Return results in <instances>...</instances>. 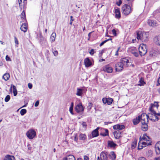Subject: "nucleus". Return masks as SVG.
I'll return each mask as SVG.
<instances>
[{
  "mask_svg": "<svg viewBox=\"0 0 160 160\" xmlns=\"http://www.w3.org/2000/svg\"><path fill=\"white\" fill-rule=\"evenodd\" d=\"M92 103L91 102H89L88 103V110H91L92 107Z\"/></svg>",
  "mask_w": 160,
  "mask_h": 160,
  "instance_id": "44",
  "label": "nucleus"
},
{
  "mask_svg": "<svg viewBox=\"0 0 160 160\" xmlns=\"http://www.w3.org/2000/svg\"><path fill=\"white\" fill-rule=\"evenodd\" d=\"M112 32L113 35H116V31L115 29H113V30H112Z\"/></svg>",
  "mask_w": 160,
  "mask_h": 160,
  "instance_id": "61",
  "label": "nucleus"
},
{
  "mask_svg": "<svg viewBox=\"0 0 160 160\" xmlns=\"http://www.w3.org/2000/svg\"><path fill=\"white\" fill-rule=\"evenodd\" d=\"M155 149L157 154H160V142H158L156 144Z\"/></svg>",
  "mask_w": 160,
  "mask_h": 160,
  "instance_id": "16",
  "label": "nucleus"
},
{
  "mask_svg": "<svg viewBox=\"0 0 160 160\" xmlns=\"http://www.w3.org/2000/svg\"><path fill=\"white\" fill-rule=\"evenodd\" d=\"M27 137L30 139H33L36 135V132L32 129L29 130L26 133Z\"/></svg>",
  "mask_w": 160,
  "mask_h": 160,
  "instance_id": "5",
  "label": "nucleus"
},
{
  "mask_svg": "<svg viewBox=\"0 0 160 160\" xmlns=\"http://www.w3.org/2000/svg\"><path fill=\"white\" fill-rule=\"evenodd\" d=\"M133 55L136 57H138V54L137 51L135 52H133Z\"/></svg>",
  "mask_w": 160,
  "mask_h": 160,
  "instance_id": "56",
  "label": "nucleus"
},
{
  "mask_svg": "<svg viewBox=\"0 0 160 160\" xmlns=\"http://www.w3.org/2000/svg\"><path fill=\"white\" fill-rule=\"evenodd\" d=\"M84 89L82 88H77L76 94L78 96H81L83 93Z\"/></svg>",
  "mask_w": 160,
  "mask_h": 160,
  "instance_id": "18",
  "label": "nucleus"
},
{
  "mask_svg": "<svg viewBox=\"0 0 160 160\" xmlns=\"http://www.w3.org/2000/svg\"><path fill=\"white\" fill-rule=\"evenodd\" d=\"M94 49H92L89 52V53L92 55H93L94 53Z\"/></svg>",
  "mask_w": 160,
  "mask_h": 160,
  "instance_id": "49",
  "label": "nucleus"
},
{
  "mask_svg": "<svg viewBox=\"0 0 160 160\" xmlns=\"http://www.w3.org/2000/svg\"><path fill=\"white\" fill-rule=\"evenodd\" d=\"M109 155L112 160H114L116 158V155L113 151L111 152Z\"/></svg>",
  "mask_w": 160,
  "mask_h": 160,
  "instance_id": "27",
  "label": "nucleus"
},
{
  "mask_svg": "<svg viewBox=\"0 0 160 160\" xmlns=\"http://www.w3.org/2000/svg\"><path fill=\"white\" fill-rule=\"evenodd\" d=\"M74 140L76 142H77L78 141V137L77 135H76L74 137Z\"/></svg>",
  "mask_w": 160,
  "mask_h": 160,
  "instance_id": "55",
  "label": "nucleus"
},
{
  "mask_svg": "<svg viewBox=\"0 0 160 160\" xmlns=\"http://www.w3.org/2000/svg\"><path fill=\"white\" fill-rule=\"evenodd\" d=\"M4 159L15 160V158L13 156H11L9 155H7L5 157Z\"/></svg>",
  "mask_w": 160,
  "mask_h": 160,
  "instance_id": "28",
  "label": "nucleus"
},
{
  "mask_svg": "<svg viewBox=\"0 0 160 160\" xmlns=\"http://www.w3.org/2000/svg\"><path fill=\"white\" fill-rule=\"evenodd\" d=\"M129 60L127 58H122L120 62H118L115 65L116 70L120 72L122 70L123 67H127L129 66Z\"/></svg>",
  "mask_w": 160,
  "mask_h": 160,
  "instance_id": "1",
  "label": "nucleus"
},
{
  "mask_svg": "<svg viewBox=\"0 0 160 160\" xmlns=\"http://www.w3.org/2000/svg\"><path fill=\"white\" fill-rule=\"evenodd\" d=\"M116 14L115 17L117 18H119L121 17V14L119 10L118 9H116L115 11Z\"/></svg>",
  "mask_w": 160,
  "mask_h": 160,
  "instance_id": "29",
  "label": "nucleus"
},
{
  "mask_svg": "<svg viewBox=\"0 0 160 160\" xmlns=\"http://www.w3.org/2000/svg\"><path fill=\"white\" fill-rule=\"evenodd\" d=\"M10 77L9 74L8 73H5L3 76V78L5 80L7 81L8 80Z\"/></svg>",
  "mask_w": 160,
  "mask_h": 160,
  "instance_id": "35",
  "label": "nucleus"
},
{
  "mask_svg": "<svg viewBox=\"0 0 160 160\" xmlns=\"http://www.w3.org/2000/svg\"><path fill=\"white\" fill-rule=\"evenodd\" d=\"M12 88H13L14 96H15L17 95V90L16 89V87L14 85H11L10 90H12Z\"/></svg>",
  "mask_w": 160,
  "mask_h": 160,
  "instance_id": "34",
  "label": "nucleus"
},
{
  "mask_svg": "<svg viewBox=\"0 0 160 160\" xmlns=\"http://www.w3.org/2000/svg\"><path fill=\"white\" fill-rule=\"evenodd\" d=\"M15 42L16 44H18V40L16 37H14Z\"/></svg>",
  "mask_w": 160,
  "mask_h": 160,
  "instance_id": "52",
  "label": "nucleus"
},
{
  "mask_svg": "<svg viewBox=\"0 0 160 160\" xmlns=\"http://www.w3.org/2000/svg\"><path fill=\"white\" fill-rule=\"evenodd\" d=\"M102 132L105 131V132H101L100 133V135L102 136H106L108 135V130L107 129H102Z\"/></svg>",
  "mask_w": 160,
  "mask_h": 160,
  "instance_id": "20",
  "label": "nucleus"
},
{
  "mask_svg": "<svg viewBox=\"0 0 160 160\" xmlns=\"http://www.w3.org/2000/svg\"><path fill=\"white\" fill-rule=\"evenodd\" d=\"M155 56V54L153 52V51H152L150 52V56L151 57H152Z\"/></svg>",
  "mask_w": 160,
  "mask_h": 160,
  "instance_id": "47",
  "label": "nucleus"
},
{
  "mask_svg": "<svg viewBox=\"0 0 160 160\" xmlns=\"http://www.w3.org/2000/svg\"><path fill=\"white\" fill-rule=\"evenodd\" d=\"M139 83L138 84V86H143L145 84V82H144L143 78H141L139 81Z\"/></svg>",
  "mask_w": 160,
  "mask_h": 160,
  "instance_id": "33",
  "label": "nucleus"
},
{
  "mask_svg": "<svg viewBox=\"0 0 160 160\" xmlns=\"http://www.w3.org/2000/svg\"><path fill=\"white\" fill-rule=\"evenodd\" d=\"M75 109L77 112L79 113L83 111L84 108L82 104L79 103L76 106Z\"/></svg>",
  "mask_w": 160,
  "mask_h": 160,
  "instance_id": "9",
  "label": "nucleus"
},
{
  "mask_svg": "<svg viewBox=\"0 0 160 160\" xmlns=\"http://www.w3.org/2000/svg\"><path fill=\"white\" fill-rule=\"evenodd\" d=\"M147 117L149 120L152 121H156L158 120V118L155 114L149 113Z\"/></svg>",
  "mask_w": 160,
  "mask_h": 160,
  "instance_id": "7",
  "label": "nucleus"
},
{
  "mask_svg": "<svg viewBox=\"0 0 160 160\" xmlns=\"http://www.w3.org/2000/svg\"><path fill=\"white\" fill-rule=\"evenodd\" d=\"M39 104V101H37L36 102H35V105H34L35 107H37L38 105Z\"/></svg>",
  "mask_w": 160,
  "mask_h": 160,
  "instance_id": "58",
  "label": "nucleus"
},
{
  "mask_svg": "<svg viewBox=\"0 0 160 160\" xmlns=\"http://www.w3.org/2000/svg\"><path fill=\"white\" fill-rule=\"evenodd\" d=\"M79 139L81 140H85L86 138V135L84 134L80 133L79 136Z\"/></svg>",
  "mask_w": 160,
  "mask_h": 160,
  "instance_id": "30",
  "label": "nucleus"
},
{
  "mask_svg": "<svg viewBox=\"0 0 160 160\" xmlns=\"http://www.w3.org/2000/svg\"><path fill=\"white\" fill-rule=\"evenodd\" d=\"M153 107H152V106H151L150 107L149 109V110L151 112V113H150L156 114V112L153 109Z\"/></svg>",
  "mask_w": 160,
  "mask_h": 160,
  "instance_id": "37",
  "label": "nucleus"
},
{
  "mask_svg": "<svg viewBox=\"0 0 160 160\" xmlns=\"http://www.w3.org/2000/svg\"><path fill=\"white\" fill-rule=\"evenodd\" d=\"M84 63L86 67H88L92 65V62L88 58H86L84 60Z\"/></svg>",
  "mask_w": 160,
  "mask_h": 160,
  "instance_id": "13",
  "label": "nucleus"
},
{
  "mask_svg": "<svg viewBox=\"0 0 160 160\" xmlns=\"http://www.w3.org/2000/svg\"><path fill=\"white\" fill-rule=\"evenodd\" d=\"M148 122L143 123H142V130L144 131H146L148 129V126L147 125Z\"/></svg>",
  "mask_w": 160,
  "mask_h": 160,
  "instance_id": "25",
  "label": "nucleus"
},
{
  "mask_svg": "<svg viewBox=\"0 0 160 160\" xmlns=\"http://www.w3.org/2000/svg\"><path fill=\"white\" fill-rule=\"evenodd\" d=\"M154 160H160V156L155 158Z\"/></svg>",
  "mask_w": 160,
  "mask_h": 160,
  "instance_id": "63",
  "label": "nucleus"
},
{
  "mask_svg": "<svg viewBox=\"0 0 160 160\" xmlns=\"http://www.w3.org/2000/svg\"><path fill=\"white\" fill-rule=\"evenodd\" d=\"M108 152L106 151H102L100 154V158L102 160H107L108 159Z\"/></svg>",
  "mask_w": 160,
  "mask_h": 160,
  "instance_id": "8",
  "label": "nucleus"
},
{
  "mask_svg": "<svg viewBox=\"0 0 160 160\" xmlns=\"http://www.w3.org/2000/svg\"><path fill=\"white\" fill-rule=\"evenodd\" d=\"M99 128L98 127L96 129L93 130L92 132V136L93 138L98 137L99 135L98 130Z\"/></svg>",
  "mask_w": 160,
  "mask_h": 160,
  "instance_id": "15",
  "label": "nucleus"
},
{
  "mask_svg": "<svg viewBox=\"0 0 160 160\" xmlns=\"http://www.w3.org/2000/svg\"><path fill=\"white\" fill-rule=\"evenodd\" d=\"M148 24L150 26H155L156 24V22L154 21L153 20H149L148 22Z\"/></svg>",
  "mask_w": 160,
  "mask_h": 160,
  "instance_id": "32",
  "label": "nucleus"
},
{
  "mask_svg": "<svg viewBox=\"0 0 160 160\" xmlns=\"http://www.w3.org/2000/svg\"><path fill=\"white\" fill-rule=\"evenodd\" d=\"M52 51L55 56H57L58 55V52L57 51H54L53 48H52Z\"/></svg>",
  "mask_w": 160,
  "mask_h": 160,
  "instance_id": "42",
  "label": "nucleus"
},
{
  "mask_svg": "<svg viewBox=\"0 0 160 160\" xmlns=\"http://www.w3.org/2000/svg\"><path fill=\"white\" fill-rule=\"evenodd\" d=\"M27 112V110L25 109H22L20 112V113L21 115L23 116Z\"/></svg>",
  "mask_w": 160,
  "mask_h": 160,
  "instance_id": "38",
  "label": "nucleus"
},
{
  "mask_svg": "<svg viewBox=\"0 0 160 160\" xmlns=\"http://www.w3.org/2000/svg\"><path fill=\"white\" fill-rule=\"evenodd\" d=\"M103 70L108 73H111L113 71V68L112 67H110L109 65H107L103 67Z\"/></svg>",
  "mask_w": 160,
  "mask_h": 160,
  "instance_id": "10",
  "label": "nucleus"
},
{
  "mask_svg": "<svg viewBox=\"0 0 160 160\" xmlns=\"http://www.w3.org/2000/svg\"><path fill=\"white\" fill-rule=\"evenodd\" d=\"M106 40H105L104 41H103V42H102L100 44V45H99V46L100 47H101L102 46V45H103L105 43H106Z\"/></svg>",
  "mask_w": 160,
  "mask_h": 160,
  "instance_id": "59",
  "label": "nucleus"
},
{
  "mask_svg": "<svg viewBox=\"0 0 160 160\" xmlns=\"http://www.w3.org/2000/svg\"><path fill=\"white\" fill-rule=\"evenodd\" d=\"M63 160H76V159L73 155H69L64 158Z\"/></svg>",
  "mask_w": 160,
  "mask_h": 160,
  "instance_id": "19",
  "label": "nucleus"
},
{
  "mask_svg": "<svg viewBox=\"0 0 160 160\" xmlns=\"http://www.w3.org/2000/svg\"><path fill=\"white\" fill-rule=\"evenodd\" d=\"M158 84L160 85V77H159V78L158 79Z\"/></svg>",
  "mask_w": 160,
  "mask_h": 160,
  "instance_id": "64",
  "label": "nucleus"
},
{
  "mask_svg": "<svg viewBox=\"0 0 160 160\" xmlns=\"http://www.w3.org/2000/svg\"><path fill=\"white\" fill-rule=\"evenodd\" d=\"M121 133L119 131H116L114 132V135L115 138L119 139L121 137Z\"/></svg>",
  "mask_w": 160,
  "mask_h": 160,
  "instance_id": "26",
  "label": "nucleus"
},
{
  "mask_svg": "<svg viewBox=\"0 0 160 160\" xmlns=\"http://www.w3.org/2000/svg\"><path fill=\"white\" fill-rule=\"evenodd\" d=\"M148 157H151L152 154V152L151 150H148L146 153Z\"/></svg>",
  "mask_w": 160,
  "mask_h": 160,
  "instance_id": "43",
  "label": "nucleus"
},
{
  "mask_svg": "<svg viewBox=\"0 0 160 160\" xmlns=\"http://www.w3.org/2000/svg\"><path fill=\"white\" fill-rule=\"evenodd\" d=\"M56 34L55 32H53L51 34L50 37V40L51 42H53L55 39Z\"/></svg>",
  "mask_w": 160,
  "mask_h": 160,
  "instance_id": "31",
  "label": "nucleus"
},
{
  "mask_svg": "<svg viewBox=\"0 0 160 160\" xmlns=\"http://www.w3.org/2000/svg\"><path fill=\"white\" fill-rule=\"evenodd\" d=\"M73 108H72V107H70L69 110V111H70V112L71 113L72 115L73 114Z\"/></svg>",
  "mask_w": 160,
  "mask_h": 160,
  "instance_id": "53",
  "label": "nucleus"
},
{
  "mask_svg": "<svg viewBox=\"0 0 160 160\" xmlns=\"http://www.w3.org/2000/svg\"><path fill=\"white\" fill-rule=\"evenodd\" d=\"M140 144H141L139 142V143H138V149H142L143 147H144L143 145H140Z\"/></svg>",
  "mask_w": 160,
  "mask_h": 160,
  "instance_id": "48",
  "label": "nucleus"
},
{
  "mask_svg": "<svg viewBox=\"0 0 160 160\" xmlns=\"http://www.w3.org/2000/svg\"><path fill=\"white\" fill-rule=\"evenodd\" d=\"M28 27L26 23H23L22 25L20 27V29L23 32H26L27 30Z\"/></svg>",
  "mask_w": 160,
  "mask_h": 160,
  "instance_id": "21",
  "label": "nucleus"
},
{
  "mask_svg": "<svg viewBox=\"0 0 160 160\" xmlns=\"http://www.w3.org/2000/svg\"><path fill=\"white\" fill-rule=\"evenodd\" d=\"M103 102L104 104H107L108 105H110L112 104L113 99L111 98H103L102 99Z\"/></svg>",
  "mask_w": 160,
  "mask_h": 160,
  "instance_id": "11",
  "label": "nucleus"
},
{
  "mask_svg": "<svg viewBox=\"0 0 160 160\" xmlns=\"http://www.w3.org/2000/svg\"><path fill=\"white\" fill-rule=\"evenodd\" d=\"M125 128V126L123 125L117 124L113 126V128L115 130H121Z\"/></svg>",
  "mask_w": 160,
  "mask_h": 160,
  "instance_id": "14",
  "label": "nucleus"
},
{
  "mask_svg": "<svg viewBox=\"0 0 160 160\" xmlns=\"http://www.w3.org/2000/svg\"><path fill=\"white\" fill-rule=\"evenodd\" d=\"M108 147L114 148L117 145L112 140H108Z\"/></svg>",
  "mask_w": 160,
  "mask_h": 160,
  "instance_id": "12",
  "label": "nucleus"
},
{
  "mask_svg": "<svg viewBox=\"0 0 160 160\" xmlns=\"http://www.w3.org/2000/svg\"><path fill=\"white\" fill-rule=\"evenodd\" d=\"M130 51L131 53L133 54V52H135L137 50L134 48H132L130 49Z\"/></svg>",
  "mask_w": 160,
  "mask_h": 160,
  "instance_id": "40",
  "label": "nucleus"
},
{
  "mask_svg": "<svg viewBox=\"0 0 160 160\" xmlns=\"http://www.w3.org/2000/svg\"><path fill=\"white\" fill-rule=\"evenodd\" d=\"M10 99V96L9 95H7L5 98V101L6 102H7L9 101Z\"/></svg>",
  "mask_w": 160,
  "mask_h": 160,
  "instance_id": "39",
  "label": "nucleus"
},
{
  "mask_svg": "<svg viewBox=\"0 0 160 160\" xmlns=\"http://www.w3.org/2000/svg\"><path fill=\"white\" fill-rule=\"evenodd\" d=\"M132 11V8L130 5L128 4L123 5L122 8V13L125 15H129Z\"/></svg>",
  "mask_w": 160,
  "mask_h": 160,
  "instance_id": "3",
  "label": "nucleus"
},
{
  "mask_svg": "<svg viewBox=\"0 0 160 160\" xmlns=\"http://www.w3.org/2000/svg\"><path fill=\"white\" fill-rule=\"evenodd\" d=\"M28 87L30 89H31L32 88V84L31 83H29L28 84Z\"/></svg>",
  "mask_w": 160,
  "mask_h": 160,
  "instance_id": "57",
  "label": "nucleus"
},
{
  "mask_svg": "<svg viewBox=\"0 0 160 160\" xmlns=\"http://www.w3.org/2000/svg\"><path fill=\"white\" fill-rule=\"evenodd\" d=\"M137 141L135 140L132 142L131 145V148L132 149H134L135 148L137 145Z\"/></svg>",
  "mask_w": 160,
  "mask_h": 160,
  "instance_id": "36",
  "label": "nucleus"
},
{
  "mask_svg": "<svg viewBox=\"0 0 160 160\" xmlns=\"http://www.w3.org/2000/svg\"><path fill=\"white\" fill-rule=\"evenodd\" d=\"M146 142V141H142L140 139V141H139V142L141 144L143 145L144 147H146V146H148V145H151L150 142Z\"/></svg>",
  "mask_w": 160,
  "mask_h": 160,
  "instance_id": "23",
  "label": "nucleus"
},
{
  "mask_svg": "<svg viewBox=\"0 0 160 160\" xmlns=\"http://www.w3.org/2000/svg\"><path fill=\"white\" fill-rule=\"evenodd\" d=\"M146 47V45L144 44L141 45L139 46L138 49L139 54L141 56H144L147 53V50Z\"/></svg>",
  "mask_w": 160,
  "mask_h": 160,
  "instance_id": "4",
  "label": "nucleus"
},
{
  "mask_svg": "<svg viewBox=\"0 0 160 160\" xmlns=\"http://www.w3.org/2000/svg\"><path fill=\"white\" fill-rule=\"evenodd\" d=\"M73 17L72 16H70V24L71 25L72 24V22L73 21L74 19L72 18Z\"/></svg>",
  "mask_w": 160,
  "mask_h": 160,
  "instance_id": "51",
  "label": "nucleus"
},
{
  "mask_svg": "<svg viewBox=\"0 0 160 160\" xmlns=\"http://www.w3.org/2000/svg\"><path fill=\"white\" fill-rule=\"evenodd\" d=\"M122 1L121 0H119V1L117 2V5L118 6H120L122 4Z\"/></svg>",
  "mask_w": 160,
  "mask_h": 160,
  "instance_id": "50",
  "label": "nucleus"
},
{
  "mask_svg": "<svg viewBox=\"0 0 160 160\" xmlns=\"http://www.w3.org/2000/svg\"><path fill=\"white\" fill-rule=\"evenodd\" d=\"M140 121L139 117L138 116L133 119L132 122L133 124L134 125H136L139 123Z\"/></svg>",
  "mask_w": 160,
  "mask_h": 160,
  "instance_id": "24",
  "label": "nucleus"
},
{
  "mask_svg": "<svg viewBox=\"0 0 160 160\" xmlns=\"http://www.w3.org/2000/svg\"><path fill=\"white\" fill-rule=\"evenodd\" d=\"M138 160H147L145 158L143 157H140L138 158Z\"/></svg>",
  "mask_w": 160,
  "mask_h": 160,
  "instance_id": "60",
  "label": "nucleus"
},
{
  "mask_svg": "<svg viewBox=\"0 0 160 160\" xmlns=\"http://www.w3.org/2000/svg\"><path fill=\"white\" fill-rule=\"evenodd\" d=\"M148 116V114L147 115L145 113H142L141 115L138 116L141 123L148 122L149 118L147 117Z\"/></svg>",
  "mask_w": 160,
  "mask_h": 160,
  "instance_id": "6",
  "label": "nucleus"
},
{
  "mask_svg": "<svg viewBox=\"0 0 160 160\" xmlns=\"http://www.w3.org/2000/svg\"><path fill=\"white\" fill-rule=\"evenodd\" d=\"M150 138L147 136L146 135H143L142 138H141V137L140 138V139L142 140L150 142Z\"/></svg>",
  "mask_w": 160,
  "mask_h": 160,
  "instance_id": "22",
  "label": "nucleus"
},
{
  "mask_svg": "<svg viewBox=\"0 0 160 160\" xmlns=\"http://www.w3.org/2000/svg\"><path fill=\"white\" fill-rule=\"evenodd\" d=\"M25 16V12H24V11H23L22 12V13L21 15V18L23 19L24 18Z\"/></svg>",
  "mask_w": 160,
  "mask_h": 160,
  "instance_id": "45",
  "label": "nucleus"
},
{
  "mask_svg": "<svg viewBox=\"0 0 160 160\" xmlns=\"http://www.w3.org/2000/svg\"><path fill=\"white\" fill-rule=\"evenodd\" d=\"M154 41L156 44L160 46V35L155 37Z\"/></svg>",
  "mask_w": 160,
  "mask_h": 160,
  "instance_id": "17",
  "label": "nucleus"
},
{
  "mask_svg": "<svg viewBox=\"0 0 160 160\" xmlns=\"http://www.w3.org/2000/svg\"><path fill=\"white\" fill-rule=\"evenodd\" d=\"M151 106H152V107L153 108L154 107H156V108H157L158 106V103L157 102H154V103L153 104H151Z\"/></svg>",
  "mask_w": 160,
  "mask_h": 160,
  "instance_id": "41",
  "label": "nucleus"
},
{
  "mask_svg": "<svg viewBox=\"0 0 160 160\" xmlns=\"http://www.w3.org/2000/svg\"><path fill=\"white\" fill-rule=\"evenodd\" d=\"M112 123V122H104V124L105 125H108L109 124H111Z\"/></svg>",
  "mask_w": 160,
  "mask_h": 160,
  "instance_id": "62",
  "label": "nucleus"
},
{
  "mask_svg": "<svg viewBox=\"0 0 160 160\" xmlns=\"http://www.w3.org/2000/svg\"><path fill=\"white\" fill-rule=\"evenodd\" d=\"M43 37L42 36L40 37V42L41 44H42V41L43 40Z\"/></svg>",
  "mask_w": 160,
  "mask_h": 160,
  "instance_id": "46",
  "label": "nucleus"
},
{
  "mask_svg": "<svg viewBox=\"0 0 160 160\" xmlns=\"http://www.w3.org/2000/svg\"><path fill=\"white\" fill-rule=\"evenodd\" d=\"M6 61H11V59L9 57H8V55H7L6 56Z\"/></svg>",
  "mask_w": 160,
  "mask_h": 160,
  "instance_id": "54",
  "label": "nucleus"
},
{
  "mask_svg": "<svg viewBox=\"0 0 160 160\" xmlns=\"http://www.w3.org/2000/svg\"><path fill=\"white\" fill-rule=\"evenodd\" d=\"M137 38L142 42H146L148 40V33L139 31L137 32Z\"/></svg>",
  "mask_w": 160,
  "mask_h": 160,
  "instance_id": "2",
  "label": "nucleus"
}]
</instances>
